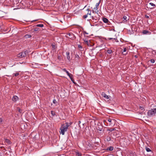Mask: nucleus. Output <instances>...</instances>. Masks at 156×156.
I'll use <instances>...</instances> for the list:
<instances>
[{
	"mask_svg": "<svg viewBox=\"0 0 156 156\" xmlns=\"http://www.w3.org/2000/svg\"><path fill=\"white\" fill-rule=\"evenodd\" d=\"M156 112V108L154 109H151L149 110L147 112L148 115L149 116H151L153 115H154Z\"/></svg>",
	"mask_w": 156,
	"mask_h": 156,
	"instance_id": "obj_2",
	"label": "nucleus"
},
{
	"mask_svg": "<svg viewBox=\"0 0 156 156\" xmlns=\"http://www.w3.org/2000/svg\"><path fill=\"white\" fill-rule=\"evenodd\" d=\"M31 37V35L30 34H26L25 35V37L26 38H30Z\"/></svg>",
	"mask_w": 156,
	"mask_h": 156,
	"instance_id": "obj_26",
	"label": "nucleus"
},
{
	"mask_svg": "<svg viewBox=\"0 0 156 156\" xmlns=\"http://www.w3.org/2000/svg\"><path fill=\"white\" fill-rule=\"evenodd\" d=\"M71 124V123H70V124L69 125V123L68 122L63 123L60 129V133L62 134V135H64L65 132L67 130L68 127Z\"/></svg>",
	"mask_w": 156,
	"mask_h": 156,
	"instance_id": "obj_1",
	"label": "nucleus"
},
{
	"mask_svg": "<svg viewBox=\"0 0 156 156\" xmlns=\"http://www.w3.org/2000/svg\"><path fill=\"white\" fill-rule=\"evenodd\" d=\"M44 25L43 24H37L36 25V27H43Z\"/></svg>",
	"mask_w": 156,
	"mask_h": 156,
	"instance_id": "obj_21",
	"label": "nucleus"
},
{
	"mask_svg": "<svg viewBox=\"0 0 156 156\" xmlns=\"http://www.w3.org/2000/svg\"><path fill=\"white\" fill-rule=\"evenodd\" d=\"M13 75H14V76H17L18 75H19V73H14L13 74Z\"/></svg>",
	"mask_w": 156,
	"mask_h": 156,
	"instance_id": "obj_36",
	"label": "nucleus"
},
{
	"mask_svg": "<svg viewBox=\"0 0 156 156\" xmlns=\"http://www.w3.org/2000/svg\"><path fill=\"white\" fill-rule=\"evenodd\" d=\"M83 34L84 35V36L85 35V34H88V33L86 32L85 31H83Z\"/></svg>",
	"mask_w": 156,
	"mask_h": 156,
	"instance_id": "obj_38",
	"label": "nucleus"
},
{
	"mask_svg": "<svg viewBox=\"0 0 156 156\" xmlns=\"http://www.w3.org/2000/svg\"><path fill=\"white\" fill-rule=\"evenodd\" d=\"M151 62L152 63H154L155 62V60L154 59H151L150 60Z\"/></svg>",
	"mask_w": 156,
	"mask_h": 156,
	"instance_id": "obj_35",
	"label": "nucleus"
},
{
	"mask_svg": "<svg viewBox=\"0 0 156 156\" xmlns=\"http://www.w3.org/2000/svg\"><path fill=\"white\" fill-rule=\"evenodd\" d=\"M127 48H124L123 51H122V54L124 55H126L127 54Z\"/></svg>",
	"mask_w": 156,
	"mask_h": 156,
	"instance_id": "obj_11",
	"label": "nucleus"
},
{
	"mask_svg": "<svg viewBox=\"0 0 156 156\" xmlns=\"http://www.w3.org/2000/svg\"><path fill=\"white\" fill-rule=\"evenodd\" d=\"M83 40L86 44H87V45L88 44V41L84 39H83Z\"/></svg>",
	"mask_w": 156,
	"mask_h": 156,
	"instance_id": "obj_27",
	"label": "nucleus"
},
{
	"mask_svg": "<svg viewBox=\"0 0 156 156\" xmlns=\"http://www.w3.org/2000/svg\"><path fill=\"white\" fill-rule=\"evenodd\" d=\"M78 47L80 48H82V46L80 45H79Z\"/></svg>",
	"mask_w": 156,
	"mask_h": 156,
	"instance_id": "obj_41",
	"label": "nucleus"
},
{
	"mask_svg": "<svg viewBox=\"0 0 156 156\" xmlns=\"http://www.w3.org/2000/svg\"><path fill=\"white\" fill-rule=\"evenodd\" d=\"M102 20L104 23H107L108 24L110 25V22L106 18H103Z\"/></svg>",
	"mask_w": 156,
	"mask_h": 156,
	"instance_id": "obj_9",
	"label": "nucleus"
},
{
	"mask_svg": "<svg viewBox=\"0 0 156 156\" xmlns=\"http://www.w3.org/2000/svg\"><path fill=\"white\" fill-rule=\"evenodd\" d=\"M51 113L53 116H54L55 115V112L53 111H51Z\"/></svg>",
	"mask_w": 156,
	"mask_h": 156,
	"instance_id": "obj_33",
	"label": "nucleus"
},
{
	"mask_svg": "<svg viewBox=\"0 0 156 156\" xmlns=\"http://www.w3.org/2000/svg\"><path fill=\"white\" fill-rule=\"evenodd\" d=\"M145 17L147 18H149V16L147 15H145Z\"/></svg>",
	"mask_w": 156,
	"mask_h": 156,
	"instance_id": "obj_42",
	"label": "nucleus"
},
{
	"mask_svg": "<svg viewBox=\"0 0 156 156\" xmlns=\"http://www.w3.org/2000/svg\"><path fill=\"white\" fill-rule=\"evenodd\" d=\"M3 119L2 118H0V125L2 124Z\"/></svg>",
	"mask_w": 156,
	"mask_h": 156,
	"instance_id": "obj_29",
	"label": "nucleus"
},
{
	"mask_svg": "<svg viewBox=\"0 0 156 156\" xmlns=\"http://www.w3.org/2000/svg\"><path fill=\"white\" fill-rule=\"evenodd\" d=\"M5 142L9 144H11V142L8 139H6L5 140Z\"/></svg>",
	"mask_w": 156,
	"mask_h": 156,
	"instance_id": "obj_18",
	"label": "nucleus"
},
{
	"mask_svg": "<svg viewBox=\"0 0 156 156\" xmlns=\"http://www.w3.org/2000/svg\"><path fill=\"white\" fill-rule=\"evenodd\" d=\"M87 14L84 15L83 16V18L84 19L86 18L87 17L88 15H91V11L89 9H87Z\"/></svg>",
	"mask_w": 156,
	"mask_h": 156,
	"instance_id": "obj_5",
	"label": "nucleus"
},
{
	"mask_svg": "<svg viewBox=\"0 0 156 156\" xmlns=\"http://www.w3.org/2000/svg\"><path fill=\"white\" fill-rule=\"evenodd\" d=\"M55 45H52V48H55Z\"/></svg>",
	"mask_w": 156,
	"mask_h": 156,
	"instance_id": "obj_48",
	"label": "nucleus"
},
{
	"mask_svg": "<svg viewBox=\"0 0 156 156\" xmlns=\"http://www.w3.org/2000/svg\"><path fill=\"white\" fill-rule=\"evenodd\" d=\"M92 12L93 13H95L98 15V8L97 7H95L92 10Z\"/></svg>",
	"mask_w": 156,
	"mask_h": 156,
	"instance_id": "obj_7",
	"label": "nucleus"
},
{
	"mask_svg": "<svg viewBox=\"0 0 156 156\" xmlns=\"http://www.w3.org/2000/svg\"><path fill=\"white\" fill-rule=\"evenodd\" d=\"M39 30V28L37 27H36L34 29V31H38Z\"/></svg>",
	"mask_w": 156,
	"mask_h": 156,
	"instance_id": "obj_30",
	"label": "nucleus"
},
{
	"mask_svg": "<svg viewBox=\"0 0 156 156\" xmlns=\"http://www.w3.org/2000/svg\"><path fill=\"white\" fill-rule=\"evenodd\" d=\"M102 96L105 98L107 99H108L110 96L107 95L105 93L102 92L101 94Z\"/></svg>",
	"mask_w": 156,
	"mask_h": 156,
	"instance_id": "obj_10",
	"label": "nucleus"
},
{
	"mask_svg": "<svg viewBox=\"0 0 156 156\" xmlns=\"http://www.w3.org/2000/svg\"><path fill=\"white\" fill-rule=\"evenodd\" d=\"M134 57L136 58H137L138 57V56L137 55H136L134 56Z\"/></svg>",
	"mask_w": 156,
	"mask_h": 156,
	"instance_id": "obj_46",
	"label": "nucleus"
},
{
	"mask_svg": "<svg viewBox=\"0 0 156 156\" xmlns=\"http://www.w3.org/2000/svg\"><path fill=\"white\" fill-rule=\"evenodd\" d=\"M107 112L108 113H109V114H113V112H114V111H113L112 110H110V109L109 108V109H108V108H107Z\"/></svg>",
	"mask_w": 156,
	"mask_h": 156,
	"instance_id": "obj_13",
	"label": "nucleus"
},
{
	"mask_svg": "<svg viewBox=\"0 0 156 156\" xmlns=\"http://www.w3.org/2000/svg\"><path fill=\"white\" fill-rule=\"evenodd\" d=\"M0 156H2V155L1 154H0Z\"/></svg>",
	"mask_w": 156,
	"mask_h": 156,
	"instance_id": "obj_50",
	"label": "nucleus"
},
{
	"mask_svg": "<svg viewBox=\"0 0 156 156\" xmlns=\"http://www.w3.org/2000/svg\"><path fill=\"white\" fill-rule=\"evenodd\" d=\"M149 4L152 6H155V5L152 3H150Z\"/></svg>",
	"mask_w": 156,
	"mask_h": 156,
	"instance_id": "obj_37",
	"label": "nucleus"
},
{
	"mask_svg": "<svg viewBox=\"0 0 156 156\" xmlns=\"http://www.w3.org/2000/svg\"><path fill=\"white\" fill-rule=\"evenodd\" d=\"M110 140H111V139L110 138H109L108 139H107V140L108 141Z\"/></svg>",
	"mask_w": 156,
	"mask_h": 156,
	"instance_id": "obj_43",
	"label": "nucleus"
},
{
	"mask_svg": "<svg viewBox=\"0 0 156 156\" xmlns=\"http://www.w3.org/2000/svg\"><path fill=\"white\" fill-rule=\"evenodd\" d=\"M76 155L78 156H81V154L79 152H76Z\"/></svg>",
	"mask_w": 156,
	"mask_h": 156,
	"instance_id": "obj_31",
	"label": "nucleus"
},
{
	"mask_svg": "<svg viewBox=\"0 0 156 156\" xmlns=\"http://www.w3.org/2000/svg\"><path fill=\"white\" fill-rule=\"evenodd\" d=\"M108 39L109 40H114L115 42H119V41L117 39V37L115 35L113 37L109 38H108Z\"/></svg>",
	"mask_w": 156,
	"mask_h": 156,
	"instance_id": "obj_8",
	"label": "nucleus"
},
{
	"mask_svg": "<svg viewBox=\"0 0 156 156\" xmlns=\"http://www.w3.org/2000/svg\"><path fill=\"white\" fill-rule=\"evenodd\" d=\"M19 100V98L16 96L14 95L12 98V101L14 102H16Z\"/></svg>",
	"mask_w": 156,
	"mask_h": 156,
	"instance_id": "obj_6",
	"label": "nucleus"
},
{
	"mask_svg": "<svg viewBox=\"0 0 156 156\" xmlns=\"http://www.w3.org/2000/svg\"><path fill=\"white\" fill-rule=\"evenodd\" d=\"M16 111L19 112L20 113H21L22 112V110L20 108H18L16 110Z\"/></svg>",
	"mask_w": 156,
	"mask_h": 156,
	"instance_id": "obj_22",
	"label": "nucleus"
},
{
	"mask_svg": "<svg viewBox=\"0 0 156 156\" xmlns=\"http://www.w3.org/2000/svg\"><path fill=\"white\" fill-rule=\"evenodd\" d=\"M68 75L69 76L71 80L74 83V82H73L74 80L73 79V75L71 73H69V75Z\"/></svg>",
	"mask_w": 156,
	"mask_h": 156,
	"instance_id": "obj_14",
	"label": "nucleus"
},
{
	"mask_svg": "<svg viewBox=\"0 0 156 156\" xmlns=\"http://www.w3.org/2000/svg\"><path fill=\"white\" fill-rule=\"evenodd\" d=\"M91 18L93 20H98V17H97L96 16H91Z\"/></svg>",
	"mask_w": 156,
	"mask_h": 156,
	"instance_id": "obj_17",
	"label": "nucleus"
},
{
	"mask_svg": "<svg viewBox=\"0 0 156 156\" xmlns=\"http://www.w3.org/2000/svg\"><path fill=\"white\" fill-rule=\"evenodd\" d=\"M123 21L125 22H126L127 20H126L127 19V17L125 16H124L123 17Z\"/></svg>",
	"mask_w": 156,
	"mask_h": 156,
	"instance_id": "obj_24",
	"label": "nucleus"
},
{
	"mask_svg": "<svg viewBox=\"0 0 156 156\" xmlns=\"http://www.w3.org/2000/svg\"><path fill=\"white\" fill-rule=\"evenodd\" d=\"M66 54L67 56V58L68 60L69 61H70L71 60V58L70 56V53L69 52V51H67L66 53Z\"/></svg>",
	"mask_w": 156,
	"mask_h": 156,
	"instance_id": "obj_12",
	"label": "nucleus"
},
{
	"mask_svg": "<svg viewBox=\"0 0 156 156\" xmlns=\"http://www.w3.org/2000/svg\"><path fill=\"white\" fill-rule=\"evenodd\" d=\"M37 20H34L32 21L31 22H34V21H37Z\"/></svg>",
	"mask_w": 156,
	"mask_h": 156,
	"instance_id": "obj_44",
	"label": "nucleus"
},
{
	"mask_svg": "<svg viewBox=\"0 0 156 156\" xmlns=\"http://www.w3.org/2000/svg\"><path fill=\"white\" fill-rule=\"evenodd\" d=\"M125 109L126 110H128V111H130L131 110V109H126L125 108Z\"/></svg>",
	"mask_w": 156,
	"mask_h": 156,
	"instance_id": "obj_45",
	"label": "nucleus"
},
{
	"mask_svg": "<svg viewBox=\"0 0 156 156\" xmlns=\"http://www.w3.org/2000/svg\"><path fill=\"white\" fill-rule=\"evenodd\" d=\"M79 123H80V121H79Z\"/></svg>",
	"mask_w": 156,
	"mask_h": 156,
	"instance_id": "obj_53",
	"label": "nucleus"
},
{
	"mask_svg": "<svg viewBox=\"0 0 156 156\" xmlns=\"http://www.w3.org/2000/svg\"><path fill=\"white\" fill-rule=\"evenodd\" d=\"M107 52L108 54H110L112 52V51L111 50H108L107 51Z\"/></svg>",
	"mask_w": 156,
	"mask_h": 156,
	"instance_id": "obj_23",
	"label": "nucleus"
},
{
	"mask_svg": "<svg viewBox=\"0 0 156 156\" xmlns=\"http://www.w3.org/2000/svg\"><path fill=\"white\" fill-rule=\"evenodd\" d=\"M100 1H99V2L97 3L95 5V7H97V8H98V6L99 4H100Z\"/></svg>",
	"mask_w": 156,
	"mask_h": 156,
	"instance_id": "obj_32",
	"label": "nucleus"
},
{
	"mask_svg": "<svg viewBox=\"0 0 156 156\" xmlns=\"http://www.w3.org/2000/svg\"><path fill=\"white\" fill-rule=\"evenodd\" d=\"M115 130V128H110L108 129V130L110 132H112L113 131Z\"/></svg>",
	"mask_w": 156,
	"mask_h": 156,
	"instance_id": "obj_28",
	"label": "nucleus"
},
{
	"mask_svg": "<svg viewBox=\"0 0 156 156\" xmlns=\"http://www.w3.org/2000/svg\"><path fill=\"white\" fill-rule=\"evenodd\" d=\"M62 70H63V71H64V72H65L67 73V75H69V74L70 73H69V72H68V71H67V70L66 69H62Z\"/></svg>",
	"mask_w": 156,
	"mask_h": 156,
	"instance_id": "obj_19",
	"label": "nucleus"
},
{
	"mask_svg": "<svg viewBox=\"0 0 156 156\" xmlns=\"http://www.w3.org/2000/svg\"><path fill=\"white\" fill-rule=\"evenodd\" d=\"M149 8H150V9H152V8H150V7H149Z\"/></svg>",
	"mask_w": 156,
	"mask_h": 156,
	"instance_id": "obj_51",
	"label": "nucleus"
},
{
	"mask_svg": "<svg viewBox=\"0 0 156 156\" xmlns=\"http://www.w3.org/2000/svg\"><path fill=\"white\" fill-rule=\"evenodd\" d=\"M27 52V51H26L20 53L17 55V57L20 58H22L23 57H24L27 55L26 53Z\"/></svg>",
	"mask_w": 156,
	"mask_h": 156,
	"instance_id": "obj_3",
	"label": "nucleus"
},
{
	"mask_svg": "<svg viewBox=\"0 0 156 156\" xmlns=\"http://www.w3.org/2000/svg\"><path fill=\"white\" fill-rule=\"evenodd\" d=\"M79 123H80V121H79Z\"/></svg>",
	"mask_w": 156,
	"mask_h": 156,
	"instance_id": "obj_52",
	"label": "nucleus"
},
{
	"mask_svg": "<svg viewBox=\"0 0 156 156\" xmlns=\"http://www.w3.org/2000/svg\"><path fill=\"white\" fill-rule=\"evenodd\" d=\"M53 102L54 104H56L57 103V101L55 99H53Z\"/></svg>",
	"mask_w": 156,
	"mask_h": 156,
	"instance_id": "obj_34",
	"label": "nucleus"
},
{
	"mask_svg": "<svg viewBox=\"0 0 156 156\" xmlns=\"http://www.w3.org/2000/svg\"><path fill=\"white\" fill-rule=\"evenodd\" d=\"M107 121L108 122H109L110 123H109V125H111V124H113L112 122L114 121V119H112L110 118H108V119H107L106 120L104 121V123H107Z\"/></svg>",
	"mask_w": 156,
	"mask_h": 156,
	"instance_id": "obj_4",
	"label": "nucleus"
},
{
	"mask_svg": "<svg viewBox=\"0 0 156 156\" xmlns=\"http://www.w3.org/2000/svg\"><path fill=\"white\" fill-rule=\"evenodd\" d=\"M146 151L148 152L151 151V150L149 148L147 147H146Z\"/></svg>",
	"mask_w": 156,
	"mask_h": 156,
	"instance_id": "obj_25",
	"label": "nucleus"
},
{
	"mask_svg": "<svg viewBox=\"0 0 156 156\" xmlns=\"http://www.w3.org/2000/svg\"><path fill=\"white\" fill-rule=\"evenodd\" d=\"M149 32L147 30H144L143 31L142 33L144 34H147L148 33H149Z\"/></svg>",
	"mask_w": 156,
	"mask_h": 156,
	"instance_id": "obj_20",
	"label": "nucleus"
},
{
	"mask_svg": "<svg viewBox=\"0 0 156 156\" xmlns=\"http://www.w3.org/2000/svg\"><path fill=\"white\" fill-rule=\"evenodd\" d=\"M139 107L141 108V107H141V106H140V107Z\"/></svg>",
	"mask_w": 156,
	"mask_h": 156,
	"instance_id": "obj_49",
	"label": "nucleus"
},
{
	"mask_svg": "<svg viewBox=\"0 0 156 156\" xmlns=\"http://www.w3.org/2000/svg\"><path fill=\"white\" fill-rule=\"evenodd\" d=\"M98 129L100 131H102V128H100L99 127H98Z\"/></svg>",
	"mask_w": 156,
	"mask_h": 156,
	"instance_id": "obj_39",
	"label": "nucleus"
},
{
	"mask_svg": "<svg viewBox=\"0 0 156 156\" xmlns=\"http://www.w3.org/2000/svg\"><path fill=\"white\" fill-rule=\"evenodd\" d=\"M80 58V57L79 55L77 54H76L75 55V59L76 60H78Z\"/></svg>",
	"mask_w": 156,
	"mask_h": 156,
	"instance_id": "obj_16",
	"label": "nucleus"
},
{
	"mask_svg": "<svg viewBox=\"0 0 156 156\" xmlns=\"http://www.w3.org/2000/svg\"><path fill=\"white\" fill-rule=\"evenodd\" d=\"M113 149V147L112 146H110V147H108L106 150L108 151H112Z\"/></svg>",
	"mask_w": 156,
	"mask_h": 156,
	"instance_id": "obj_15",
	"label": "nucleus"
},
{
	"mask_svg": "<svg viewBox=\"0 0 156 156\" xmlns=\"http://www.w3.org/2000/svg\"><path fill=\"white\" fill-rule=\"evenodd\" d=\"M141 108V110H144V108Z\"/></svg>",
	"mask_w": 156,
	"mask_h": 156,
	"instance_id": "obj_47",
	"label": "nucleus"
},
{
	"mask_svg": "<svg viewBox=\"0 0 156 156\" xmlns=\"http://www.w3.org/2000/svg\"><path fill=\"white\" fill-rule=\"evenodd\" d=\"M94 144L95 145H98L99 144V143L98 142H94Z\"/></svg>",
	"mask_w": 156,
	"mask_h": 156,
	"instance_id": "obj_40",
	"label": "nucleus"
}]
</instances>
